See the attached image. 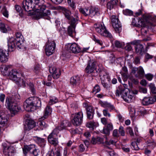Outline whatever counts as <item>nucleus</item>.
I'll use <instances>...</instances> for the list:
<instances>
[{"label": "nucleus", "instance_id": "nucleus-1", "mask_svg": "<svg viewBox=\"0 0 156 156\" xmlns=\"http://www.w3.org/2000/svg\"><path fill=\"white\" fill-rule=\"evenodd\" d=\"M44 3V0H24L23 2L22 7L27 12L37 11V13L36 16L39 19L50 14L49 11L47 14L43 12L46 8Z\"/></svg>", "mask_w": 156, "mask_h": 156}, {"label": "nucleus", "instance_id": "nucleus-2", "mask_svg": "<svg viewBox=\"0 0 156 156\" xmlns=\"http://www.w3.org/2000/svg\"><path fill=\"white\" fill-rule=\"evenodd\" d=\"M20 96L18 94H16L14 97L9 100L8 98L6 99V105L9 110L12 114H15L20 109L18 105V102L20 98Z\"/></svg>", "mask_w": 156, "mask_h": 156}, {"label": "nucleus", "instance_id": "nucleus-3", "mask_svg": "<svg viewBox=\"0 0 156 156\" xmlns=\"http://www.w3.org/2000/svg\"><path fill=\"white\" fill-rule=\"evenodd\" d=\"M85 71L87 74H91L92 76H94L97 75L96 62L93 60L89 61L87 66L85 69Z\"/></svg>", "mask_w": 156, "mask_h": 156}, {"label": "nucleus", "instance_id": "nucleus-4", "mask_svg": "<svg viewBox=\"0 0 156 156\" xmlns=\"http://www.w3.org/2000/svg\"><path fill=\"white\" fill-rule=\"evenodd\" d=\"M59 133V131L57 128L54 129L52 132L48 135V140L49 142L55 146L57 145L58 144V135Z\"/></svg>", "mask_w": 156, "mask_h": 156}, {"label": "nucleus", "instance_id": "nucleus-5", "mask_svg": "<svg viewBox=\"0 0 156 156\" xmlns=\"http://www.w3.org/2000/svg\"><path fill=\"white\" fill-rule=\"evenodd\" d=\"M123 92H122L121 97L124 101L128 103L131 102L133 101L134 98V94H137L138 92L136 90H135L134 92L133 91L126 92V90Z\"/></svg>", "mask_w": 156, "mask_h": 156}, {"label": "nucleus", "instance_id": "nucleus-6", "mask_svg": "<svg viewBox=\"0 0 156 156\" xmlns=\"http://www.w3.org/2000/svg\"><path fill=\"white\" fill-rule=\"evenodd\" d=\"M96 27V31L102 36L110 38L112 37V35L106 29L103 24H98Z\"/></svg>", "mask_w": 156, "mask_h": 156}, {"label": "nucleus", "instance_id": "nucleus-7", "mask_svg": "<svg viewBox=\"0 0 156 156\" xmlns=\"http://www.w3.org/2000/svg\"><path fill=\"white\" fill-rule=\"evenodd\" d=\"M3 152L5 156H13L15 152V149L13 146H9L6 143H4L2 144Z\"/></svg>", "mask_w": 156, "mask_h": 156}, {"label": "nucleus", "instance_id": "nucleus-8", "mask_svg": "<svg viewBox=\"0 0 156 156\" xmlns=\"http://www.w3.org/2000/svg\"><path fill=\"white\" fill-rule=\"evenodd\" d=\"M55 47V41L48 40V43L46 44L45 47L46 55L48 56L52 55L54 52Z\"/></svg>", "mask_w": 156, "mask_h": 156}, {"label": "nucleus", "instance_id": "nucleus-9", "mask_svg": "<svg viewBox=\"0 0 156 156\" xmlns=\"http://www.w3.org/2000/svg\"><path fill=\"white\" fill-rule=\"evenodd\" d=\"M111 20L112 26L116 32L119 33L122 30L121 25L118 17L115 16H111Z\"/></svg>", "mask_w": 156, "mask_h": 156}, {"label": "nucleus", "instance_id": "nucleus-10", "mask_svg": "<svg viewBox=\"0 0 156 156\" xmlns=\"http://www.w3.org/2000/svg\"><path fill=\"white\" fill-rule=\"evenodd\" d=\"M83 118V114L82 112H80L75 113L72 121L73 124L76 126L80 125L82 122Z\"/></svg>", "mask_w": 156, "mask_h": 156}, {"label": "nucleus", "instance_id": "nucleus-11", "mask_svg": "<svg viewBox=\"0 0 156 156\" xmlns=\"http://www.w3.org/2000/svg\"><path fill=\"white\" fill-rule=\"evenodd\" d=\"M24 108L27 112L32 111L34 110L33 97L27 99L24 103Z\"/></svg>", "mask_w": 156, "mask_h": 156}, {"label": "nucleus", "instance_id": "nucleus-12", "mask_svg": "<svg viewBox=\"0 0 156 156\" xmlns=\"http://www.w3.org/2000/svg\"><path fill=\"white\" fill-rule=\"evenodd\" d=\"M50 72L52 73V77L54 79L58 78L61 75L60 70L55 66H51L49 68Z\"/></svg>", "mask_w": 156, "mask_h": 156}, {"label": "nucleus", "instance_id": "nucleus-13", "mask_svg": "<svg viewBox=\"0 0 156 156\" xmlns=\"http://www.w3.org/2000/svg\"><path fill=\"white\" fill-rule=\"evenodd\" d=\"M131 44L136 45L135 48L136 53L140 54L144 52V47L140 41H134L131 42Z\"/></svg>", "mask_w": 156, "mask_h": 156}, {"label": "nucleus", "instance_id": "nucleus-14", "mask_svg": "<svg viewBox=\"0 0 156 156\" xmlns=\"http://www.w3.org/2000/svg\"><path fill=\"white\" fill-rule=\"evenodd\" d=\"M156 101V95L154 97H145L142 100V103L144 105H147L152 104Z\"/></svg>", "mask_w": 156, "mask_h": 156}, {"label": "nucleus", "instance_id": "nucleus-15", "mask_svg": "<svg viewBox=\"0 0 156 156\" xmlns=\"http://www.w3.org/2000/svg\"><path fill=\"white\" fill-rule=\"evenodd\" d=\"M7 116L5 113L0 111V127L5 126L7 122Z\"/></svg>", "mask_w": 156, "mask_h": 156}, {"label": "nucleus", "instance_id": "nucleus-16", "mask_svg": "<svg viewBox=\"0 0 156 156\" xmlns=\"http://www.w3.org/2000/svg\"><path fill=\"white\" fill-rule=\"evenodd\" d=\"M35 126L34 122L31 120L27 119L24 125V130L26 131H29L33 128Z\"/></svg>", "mask_w": 156, "mask_h": 156}, {"label": "nucleus", "instance_id": "nucleus-17", "mask_svg": "<svg viewBox=\"0 0 156 156\" xmlns=\"http://www.w3.org/2000/svg\"><path fill=\"white\" fill-rule=\"evenodd\" d=\"M9 75L11 80L16 81H17L18 80L19 73L16 70H12L9 73Z\"/></svg>", "mask_w": 156, "mask_h": 156}, {"label": "nucleus", "instance_id": "nucleus-18", "mask_svg": "<svg viewBox=\"0 0 156 156\" xmlns=\"http://www.w3.org/2000/svg\"><path fill=\"white\" fill-rule=\"evenodd\" d=\"M16 39L13 37L10 38L8 41V50L10 51H12L16 47Z\"/></svg>", "mask_w": 156, "mask_h": 156}, {"label": "nucleus", "instance_id": "nucleus-19", "mask_svg": "<svg viewBox=\"0 0 156 156\" xmlns=\"http://www.w3.org/2000/svg\"><path fill=\"white\" fill-rule=\"evenodd\" d=\"M70 25L68 27L67 33L68 35L72 37H73V34L75 33V29L76 24H72L71 23L69 22Z\"/></svg>", "mask_w": 156, "mask_h": 156}, {"label": "nucleus", "instance_id": "nucleus-20", "mask_svg": "<svg viewBox=\"0 0 156 156\" xmlns=\"http://www.w3.org/2000/svg\"><path fill=\"white\" fill-rule=\"evenodd\" d=\"M52 112V108L49 106H47L45 108L44 115L41 117V119L44 120L47 118L49 116L51 115Z\"/></svg>", "mask_w": 156, "mask_h": 156}, {"label": "nucleus", "instance_id": "nucleus-21", "mask_svg": "<svg viewBox=\"0 0 156 156\" xmlns=\"http://www.w3.org/2000/svg\"><path fill=\"white\" fill-rule=\"evenodd\" d=\"M113 129V125L112 123L111 122H109L107 124L106 126L104 127L102 133L105 134H108L109 133L110 131L112 130Z\"/></svg>", "mask_w": 156, "mask_h": 156}, {"label": "nucleus", "instance_id": "nucleus-22", "mask_svg": "<svg viewBox=\"0 0 156 156\" xmlns=\"http://www.w3.org/2000/svg\"><path fill=\"white\" fill-rule=\"evenodd\" d=\"M11 67L10 65H2L0 67V71L4 76L8 75L9 74L8 70Z\"/></svg>", "mask_w": 156, "mask_h": 156}, {"label": "nucleus", "instance_id": "nucleus-23", "mask_svg": "<svg viewBox=\"0 0 156 156\" xmlns=\"http://www.w3.org/2000/svg\"><path fill=\"white\" fill-rule=\"evenodd\" d=\"M70 50L74 53H78L80 52L81 49L79 46L75 43L71 44L70 47Z\"/></svg>", "mask_w": 156, "mask_h": 156}, {"label": "nucleus", "instance_id": "nucleus-24", "mask_svg": "<svg viewBox=\"0 0 156 156\" xmlns=\"http://www.w3.org/2000/svg\"><path fill=\"white\" fill-rule=\"evenodd\" d=\"M87 118L89 119H92L93 117L94 110L91 106H88L86 108Z\"/></svg>", "mask_w": 156, "mask_h": 156}, {"label": "nucleus", "instance_id": "nucleus-25", "mask_svg": "<svg viewBox=\"0 0 156 156\" xmlns=\"http://www.w3.org/2000/svg\"><path fill=\"white\" fill-rule=\"evenodd\" d=\"M89 15L93 17L95 15L98 16L100 14L98 9L95 7H91L90 9Z\"/></svg>", "mask_w": 156, "mask_h": 156}, {"label": "nucleus", "instance_id": "nucleus-26", "mask_svg": "<svg viewBox=\"0 0 156 156\" xmlns=\"http://www.w3.org/2000/svg\"><path fill=\"white\" fill-rule=\"evenodd\" d=\"M16 42V47L17 49L20 51L25 50V47L24 45V43L23 41V39L20 40H17Z\"/></svg>", "mask_w": 156, "mask_h": 156}, {"label": "nucleus", "instance_id": "nucleus-27", "mask_svg": "<svg viewBox=\"0 0 156 156\" xmlns=\"http://www.w3.org/2000/svg\"><path fill=\"white\" fill-rule=\"evenodd\" d=\"M80 81V78L78 76H75L71 78L70 82L72 85L74 86L77 85Z\"/></svg>", "mask_w": 156, "mask_h": 156}, {"label": "nucleus", "instance_id": "nucleus-28", "mask_svg": "<svg viewBox=\"0 0 156 156\" xmlns=\"http://www.w3.org/2000/svg\"><path fill=\"white\" fill-rule=\"evenodd\" d=\"M28 79H26V80L22 81V83L24 86L27 84L30 87L32 92L34 93L35 91V88L34 84L31 82H29Z\"/></svg>", "mask_w": 156, "mask_h": 156}, {"label": "nucleus", "instance_id": "nucleus-29", "mask_svg": "<svg viewBox=\"0 0 156 156\" xmlns=\"http://www.w3.org/2000/svg\"><path fill=\"white\" fill-rule=\"evenodd\" d=\"M34 148V146L31 145L29 146H25L23 148V151L24 154L26 156L27 153L31 152V151Z\"/></svg>", "mask_w": 156, "mask_h": 156}, {"label": "nucleus", "instance_id": "nucleus-30", "mask_svg": "<svg viewBox=\"0 0 156 156\" xmlns=\"http://www.w3.org/2000/svg\"><path fill=\"white\" fill-rule=\"evenodd\" d=\"M118 1L115 0H111L107 4V7L108 9L111 10L116 6Z\"/></svg>", "mask_w": 156, "mask_h": 156}, {"label": "nucleus", "instance_id": "nucleus-31", "mask_svg": "<svg viewBox=\"0 0 156 156\" xmlns=\"http://www.w3.org/2000/svg\"><path fill=\"white\" fill-rule=\"evenodd\" d=\"M138 74H135V76L136 77L139 78H142L144 76V72L143 68L140 66L138 69Z\"/></svg>", "mask_w": 156, "mask_h": 156}, {"label": "nucleus", "instance_id": "nucleus-32", "mask_svg": "<svg viewBox=\"0 0 156 156\" xmlns=\"http://www.w3.org/2000/svg\"><path fill=\"white\" fill-rule=\"evenodd\" d=\"M78 20V13L77 12H75L74 14V17L71 16V20L69 22L71 23L72 24L74 23L76 24Z\"/></svg>", "mask_w": 156, "mask_h": 156}, {"label": "nucleus", "instance_id": "nucleus-33", "mask_svg": "<svg viewBox=\"0 0 156 156\" xmlns=\"http://www.w3.org/2000/svg\"><path fill=\"white\" fill-rule=\"evenodd\" d=\"M62 11L66 17L70 21L71 17V16H70L71 15V12L66 8H63L62 10Z\"/></svg>", "mask_w": 156, "mask_h": 156}, {"label": "nucleus", "instance_id": "nucleus-34", "mask_svg": "<svg viewBox=\"0 0 156 156\" xmlns=\"http://www.w3.org/2000/svg\"><path fill=\"white\" fill-rule=\"evenodd\" d=\"M137 20V23L135 24V26L137 27H144L145 25V22L144 21V20L141 18H139L138 19L136 18Z\"/></svg>", "mask_w": 156, "mask_h": 156}, {"label": "nucleus", "instance_id": "nucleus-35", "mask_svg": "<svg viewBox=\"0 0 156 156\" xmlns=\"http://www.w3.org/2000/svg\"><path fill=\"white\" fill-rule=\"evenodd\" d=\"M68 126V122L66 120H65L61 122L60 126H58V127H56V128L58 129L59 132L60 131L65 129L66 127Z\"/></svg>", "mask_w": 156, "mask_h": 156}, {"label": "nucleus", "instance_id": "nucleus-36", "mask_svg": "<svg viewBox=\"0 0 156 156\" xmlns=\"http://www.w3.org/2000/svg\"><path fill=\"white\" fill-rule=\"evenodd\" d=\"M34 109L36 107H39L41 106V102L39 98L37 97H33Z\"/></svg>", "mask_w": 156, "mask_h": 156}, {"label": "nucleus", "instance_id": "nucleus-37", "mask_svg": "<svg viewBox=\"0 0 156 156\" xmlns=\"http://www.w3.org/2000/svg\"><path fill=\"white\" fill-rule=\"evenodd\" d=\"M126 89L121 86H119L116 91L115 95L117 97H119L120 95L121 96L122 92L125 91Z\"/></svg>", "mask_w": 156, "mask_h": 156}, {"label": "nucleus", "instance_id": "nucleus-38", "mask_svg": "<svg viewBox=\"0 0 156 156\" xmlns=\"http://www.w3.org/2000/svg\"><path fill=\"white\" fill-rule=\"evenodd\" d=\"M47 156H61L60 150H58L55 152L51 151L48 153Z\"/></svg>", "mask_w": 156, "mask_h": 156}, {"label": "nucleus", "instance_id": "nucleus-39", "mask_svg": "<svg viewBox=\"0 0 156 156\" xmlns=\"http://www.w3.org/2000/svg\"><path fill=\"white\" fill-rule=\"evenodd\" d=\"M79 11L81 13L83 14L85 16L89 15L90 9H88L87 8H80L79 9Z\"/></svg>", "mask_w": 156, "mask_h": 156}, {"label": "nucleus", "instance_id": "nucleus-40", "mask_svg": "<svg viewBox=\"0 0 156 156\" xmlns=\"http://www.w3.org/2000/svg\"><path fill=\"white\" fill-rule=\"evenodd\" d=\"M98 126V124L93 122H89L87 123L86 126L87 127L93 129Z\"/></svg>", "mask_w": 156, "mask_h": 156}, {"label": "nucleus", "instance_id": "nucleus-41", "mask_svg": "<svg viewBox=\"0 0 156 156\" xmlns=\"http://www.w3.org/2000/svg\"><path fill=\"white\" fill-rule=\"evenodd\" d=\"M58 99L54 96L50 97V100L49 102V104L50 105H51L53 104H55L58 102Z\"/></svg>", "mask_w": 156, "mask_h": 156}, {"label": "nucleus", "instance_id": "nucleus-42", "mask_svg": "<svg viewBox=\"0 0 156 156\" xmlns=\"http://www.w3.org/2000/svg\"><path fill=\"white\" fill-rule=\"evenodd\" d=\"M0 30L3 33H5L7 32L6 26L4 23H2L0 20Z\"/></svg>", "mask_w": 156, "mask_h": 156}, {"label": "nucleus", "instance_id": "nucleus-43", "mask_svg": "<svg viewBox=\"0 0 156 156\" xmlns=\"http://www.w3.org/2000/svg\"><path fill=\"white\" fill-rule=\"evenodd\" d=\"M42 119H41V118L40 119V120L38 122V125L40 127V128L41 129H43L44 128H46L48 125L47 124L45 123L44 122L41 121Z\"/></svg>", "mask_w": 156, "mask_h": 156}, {"label": "nucleus", "instance_id": "nucleus-44", "mask_svg": "<svg viewBox=\"0 0 156 156\" xmlns=\"http://www.w3.org/2000/svg\"><path fill=\"white\" fill-rule=\"evenodd\" d=\"M7 56L5 55V52L0 55V61L1 62H7Z\"/></svg>", "mask_w": 156, "mask_h": 156}, {"label": "nucleus", "instance_id": "nucleus-45", "mask_svg": "<svg viewBox=\"0 0 156 156\" xmlns=\"http://www.w3.org/2000/svg\"><path fill=\"white\" fill-rule=\"evenodd\" d=\"M123 13L124 15L126 16H131L133 14L132 11L128 9L123 10Z\"/></svg>", "mask_w": 156, "mask_h": 156}, {"label": "nucleus", "instance_id": "nucleus-46", "mask_svg": "<svg viewBox=\"0 0 156 156\" xmlns=\"http://www.w3.org/2000/svg\"><path fill=\"white\" fill-rule=\"evenodd\" d=\"M2 11L3 16L6 18H8L9 16L8 12L6 10V8L5 6H3Z\"/></svg>", "mask_w": 156, "mask_h": 156}, {"label": "nucleus", "instance_id": "nucleus-47", "mask_svg": "<svg viewBox=\"0 0 156 156\" xmlns=\"http://www.w3.org/2000/svg\"><path fill=\"white\" fill-rule=\"evenodd\" d=\"M115 46L118 48H122L124 45V42H120L118 41H115Z\"/></svg>", "mask_w": 156, "mask_h": 156}, {"label": "nucleus", "instance_id": "nucleus-48", "mask_svg": "<svg viewBox=\"0 0 156 156\" xmlns=\"http://www.w3.org/2000/svg\"><path fill=\"white\" fill-rule=\"evenodd\" d=\"M67 2L71 8H72L73 9H74L75 8V3L74 1H72L71 0H67Z\"/></svg>", "mask_w": 156, "mask_h": 156}, {"label": "nucleus", "instance_id": "nucleus-49", "mask_svg": "<svg viewBox=\"0 0 156 156\" xmlns=\"http://www.w3.org/2000/svg\"><path fill=\"white\" fill-rule=\"evenodd\" d=\"M32 150H33V151L31 153L34 156H37L40 153L39 150L38 149L35 148V147L34 149H33Z\"/></svg>", "mask_w": 156, "mask_h": 156}, {"label": "nucleus", "instance_id": "nucleus-50", "mask_svg": "<svg viewBox=\"0 0 156 156\" xmlns=\"http://www.w3.org/2000/svg\"><path fill=\"white\" fill-rule=\"evenodd\" d=\"M93 38L94 41L96 43H97L101 46L102 45L103 43L102 41L97 38L95 35H93Z\"/></svg>", "mask_w": 156, "mask_h": 156}, {"label": "nucleus", "instance_id": "nucleus-51", "mask_svg": "<svg viewBox=\"0 0 156 156\" xmlns=\"http://www.w3.org/2000/svg\"><path fill=\"white\" fill-rule=\"evenodd\" d=\"M106 140L105 142V144L107 145H110L111 144H115L116 142L113 140H111L109 141L107 140V137H106Z\"/></svg>", "mask_w": 156, "mask_h": 156}, {"label": "nucleus", "instance_id": "nucleus-52", "mask_svg": "<svg viewBox=\"0 0 156 156\" xmlns=\"http://www.w3.org/2000/svg\"><path fill=\"white\" fill-rule=\"evenodd\" d=\"M100 90V88L99 86L98 85H96L94 88L92 90V92L94 93L95 94H96L99 92Z\"/></svg>", "mask_w": 156, "mask_h": 156}, {"label": "nucleus", "instance_id": "nucleus-53", "mask_svg": "<svg viewBox=\"0 0 156 156\" xmlns=\"http://www.w3.org/2000/svg\"><path fill=\"white\" fill-rule=\"evenodd\" d=\"M153 76V75L150 73H147L145 75L146 78L149 81L152 80Z\"/></svg>", "mask_w": 156, "mask_h": 156}, {"label": "nucleus", "instance_id": "nucleus-54", "mask_svg": "<svg viewBox=\"0 0 156 156\" xmlns=\"http://www.w3.org/2000/svg\"><path fill=\"white\" fill-rule=\"evenodd\" d=\"M129 114L131 117H134L135 115V111L134 108H132L129 110Z\"/></svg>", "mask_w": 156, "mask_h": 156}, {"label": "nucleus", "instance_id": "nucleus-55", "mask_svg": "<svg viewBox=\"0 0 156 156\" xmlns=\"http://www.w3.org/2000/svg\"><path fill=\"white\" fill-rule=\"evenodd\" d=\"M103 113L104 115L105 116H108L109 117L111 116V115L110 113L108 112V111L107 109H104L103 111Z\"/></svg>", "mask_w": 156, "mask_h": 156}, {"label": "nucleus", "instance_id": "nucleus-56", "mask_svg": "<svg viewBox=\"0 0 156 156\" xmlns=\"http://www.w3.org/2000/svg\"><path fill=\"white\" fill-rule=\"evenodd\" d=\"M16 38H15L16 39V41H17V40H20V39H22L23 36L20 33H17L16 34Z\"/></svg>", "mask_w": 156, "mask_h": 156}, {"label": "nucleus", "instance_id": "nucleus-57", "mask_svg": "<svg viewBox=\"0 0 156 156\" xmlns=\"http://www.w3.org/2000/svg\"><path fill=\"white\" fill-rule=\"evenodd\" d=\"M119 132L122 136H124L125 135V133L123 130V127L121 126L119 128Z\"/></svg>", "mask_w": 156, "mask_h": 156}, {"label": "nucleus", "instance_id": "nucleus-58", "mask_svg": "<svg viewBox=\"0 0 156 156\" xmlns=\"http://www.w3.org/2000/svg\"><path fill=\"white\" fill-rule=\"evenodd\" d=\"M147 27H145V26L142 27L141 29L142 34L144 35L145 34L147 33Z\"/></svg>", "mask_w": 156, "mask_h": 156}, {"label": "nucleus", "instance_id": "nucleus-59", "mask_svg": "<svg viewBox=\"0 0 156 156\" xmlns=\"http://www.w3.org/2000/svg\"><path fill=\"white\" fill-rule=\"evenodd\" d=\"M101 122L102 123L105 125L107 124V119L105 117H103L101 119Z\"/></svg>", "mask_w": 156, "mask_h": 156}, {"label": "nucleus", "instance_id": "nucleus-60", "mask_svg": "<svg viewBox=\"0 0 156 156\" xmlns=\"http://www.w3.org/2000/svg\"><path fill=\"white\" fill-rule=\"evenodd\" d=\"M85 149L83 144H80L79 147V151L80 152H83L85 151Z\"/></svg>", "mask_w": 156, "mask_h": 156}, {"label": "nucleus", "instance_id": "nucleus-61", "mask_svg": "<svg viewBox=\"0 0 156 156\" xmlns=\"http://www.w3.org/2000/svg\"><path fill=\"white\" fill-rule=\"evenodd\" d=\"M127 131L129 133V134L131 136H133V135L134 133L133 130L130 127H129L127 128Z\"/></svg>", "mask_w": 156, "mask_h": 156}, {"label": "nucleus", "instance_id": "nucleus-62", "mask_svg": "<svg viewBox=\"0 0 156 156\" xmlns=\"http://www.w3.org/2000/svg\"><path fill=\"white\" fill-rule=\"evenodd\" d=\"M125 49L128 51H130L132 49V47L131 45L129 43H127L126 46L125 47Z\"/></svg>", "mask_w": 156, "mask_h": 156}, {"label": "nucleus", "instance_id": "nucleus-63", "mask_svg": "<svg viewBox=\"0 0 156 156\" xmlns=\"http://www.w3.org/2000/svg\"><path fill=\"white\" fill-rule=\"evenodd\" d=\"M139 91L140 92L144 94L147 93V89L144 87H140L139 88Z\"/></svg>", "mask_w": 156, "mask_h": 156}, {"label": "nucleus", "instance_id": "nucleus-64", "mask_svg": "<svg viewBox=\"0 0 156 156\" xmlns=\"http://www.w3.org/2000/svg\"><path fill=\"white\" fill-rule=\"evenodd\" d=\"M131 145L133 147L134 149L137 150L139 148L138 147L137 145L136 142H132Z\"/></svg>", "mask_w": 156, "mask_h": 156}]
</instances>
